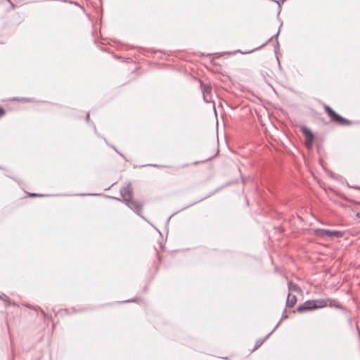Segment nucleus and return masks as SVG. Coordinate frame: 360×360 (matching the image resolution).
<instances>
[{
    "mask_svg": "<svg viewBox=\"0 0 360 360\" xmlns=\"http://www.w3.org/2000/svg\"><path fill=\"white\" fill-rule=\"evenodd\" d=\"M31 195H32V196H37V195H37V194H36V193H32V194H31Z\"/></svg>",
    "mask_w": 360,
    "mask_h": 360,
    "instance_id": "6ab92c4d",
    "label": "nucleus"
},
{
    "mask_svg": "<svg viewBox=\"0 0 360 360\" xmlns=\"http://www.w3.org/2000/svg\"><path fill=\"white\" fill-rule=\"evenodd\" d=\"M120 195L124 202V203L136 213L140 215V212L142 209V205L138 202L133 201L132 198V191L131 184H129L126 186H124L120 189Z\"/></svg>",
    "mask_w": 360,
    "mask_h": 360,
    "instance_id": "f257e3e1",
    "label": "nucleus"
},
{
    "mask_svg": "<svg viewBox=\"0 0 360 360\" xmlns=\"http://www.w3.org/2000/svg\"><path fill=\"white\" fill-rule=\"evenodd\" d=\"M323 108L332 122L341 126H347L351 124V122L349 120L336 113L330 106L325 105Z\"/></svg>",
    "mask_w": 360,
    "mask_h": 360,
    "instance_id": "f03ea898",
    "label": "nucleus"
},
{
    "mask_svg": "<svg viewBox=\"0 0 360 360\" xmlns=\"http://www.w3.org/2000/svg\"><path fill=\"white\" fill-rule=\"evenodd\" d=\"M301 130L302 134L304 135L306 139H314V134L311 132V131L309 130L308 128H307L306 127H302Z\"/></svg>",
    "mask_w": 360,
    "mask_h": 360,
    "instance_id": "1a4fd4ad",
    "label": "nucleus"
},
{
    "mask_svg": "<svg viewBox=\"0 0 360 360\" xmlns=\"http://www.w3.org/2000/svg\"><path fill=\"white\" fill-rule=\"evenodd\" d=\"M200 87L202 90L203 100L205 103H213L214 102L212 100V86L210 84H202L200 82Z\"/></svg>",
    "mask_w": 360,
    "mask_h": 360,
    "instance_id": "39448f33",
    "label": "nucleus"
},
{
    "mask_svg": "<svg viewBox=\"0 0 360 360\" xmlns=\"http://www.w3.org/2000/svg\"><path fill=\"white\" fill-rule=\"evenodd\" d=\"M288 287L289 291L300 292V288L296 284L290 281L288 283Z\"/></svg>",
    "mask_w": 360,
    "mask_h": 360,
    "instance_id": "9d476101",
    "label": "nucleus"
},
{
    "mask_svg": "<svg viewBox=\"0 0 360 360\" xmlns=\"http://www.w3.org/2000/svg\"><path fill=\"white\" fill-rule=\"evenodd\" d=\"M279 323L274 327V328L264 338L259 339L256 342L254 350L257 349L275 331V330L278 327Z\"/></svg>",
    "mask_w": 360,
    "mask_h": 360,
    "instance_id": "6e6552de",
    "label": "nucleus"
},
{
    "mask_svg": "<svg viewBox=\"0 0 360 360\" xmlns=\"http://www.w3.org/2000/svg\"><path fill=\"white\" fill-rule=\"evenodd\" d=\"M314 233L316 236L322 238H341L343 236V232L340 231H331L329 229H314Z\"/></svg>",
    "mask_w": 360,
    "mask_h": 360,
    "instance_id": "20e7f679",
    "label": "nucleus"
},
{
    "mask_svg": "<svg viewBox=\"0 0 360 360\" xmlns=\"http://www.w3.org/2000/svg\"><path fill=\"white\" fill-rule=\"evenodd\" d=\"M316 309L326 307H334L336 309H343L341 304L335 300L331 298H323L314 300Z\"/></svg>",
    "mask_w": 360,
    "mask_h": 360,
    "instance_id": "7ed1b4c3",
    "label": "nucleus"
},
{
    "mask_svg": "<svg viewBox=\"0 0 360 360\" xmlns=\"http://www.w3.org/2000/svg\"><path fill=\"white\" fill-rule=\"evenodd\" d=\"M86 120L89 121V113L86 115Z\"/></svg>",
    "mask_w": 360,
    "mask_h": 360,
    "instance_id": "f3484780",
    "label": "nucleus"
},
{
    "mask_svg": "<svg viewBox=\"0 0 360 360\" xmlns=\"http://www.w3.org/2000/svg\"><path fill=\"white\" fill-rule=\"evenodd\" d=\"M353 188L356 189V190H360V187L359 186H354Z\"/></svg>",
    "mask_w": 360,
    "mask_h": 360,
    "instance_id": "dca6fc26",
    "label": "nucleus"
},
{
    "mask_svg": "<svg viewBox=\"0 0 360 360\" xmlns=\"http://www.w3.org/2000/svg\"><path fill=\"white\" fill-rule=\"evenodd\" d=\"M285 313V311L282 314V319L287 318V315Z\"/></svg>",
    "mask_w": 360,
    "mask_h": 360,
    "instance_id": "4468645a",
    "label": "nucleus"
},
{
    "mask_svg": "<svg viewBox=\"0 0 360 360\" xmlns=\"http://www.w3.org/2000/svg\"><path fill=\"white\" fill-rule=\"evenodd\" d=\"M0 300H2L5 302H10L9 297L5 294H2L1 295H0Z\"/></svg>",
    "mask_w": 360,
    "mask_h": 360,
    "instance_id": "f8f14e48",
    "label": "nucleus"
},
{
    "mask_svg": "<svg viewBox=\"0 0 360 360\" xmlns=\"http://www.w3.org/2000/svg\"><path fill=\"white\" fill-rule=\"evenodd\" d=\"M313 141L314 139H306V142H305V144H306V146L309 148L311 147L312 146V143H313Z\"/></svg>",
    "mask_w": 360,
    "mask_h": 360,
    "instance_id": "9b49d317",
    "label": "nucleus"
},
{
    "mask_svg": "<svg viewBox=\"0 0 360 360\" xmlns=\"http://www.w3.org/2000/svg\"><path fill=\"white\" fill-rule=\"evenodd\" d=\"M278 35V32H277L276 34H274L271 38H270L269 40H271L274 37H277Z\"/></svg>",
    "mask_w": 360,
    "mask_h": 360,
    "instance_id": "2eb2a0df",
    "label": "nucleus"
},
{
    "mask_svg": "<svg viewBox=\"0 0 360 360\" xmlns=\"http://www.w3.org/2000/svg\"><path fill=\"white\" fill-rule=\"evenodd\" d=\"M356 217H360V213L359 212L356 213Z\"/></svg>",
    "mask_w": 360,
    "mask_h": 360,
    "instance_id": "a211bd4d",
    "label": "nucleus"
},
{
    "mask_svg": "<svg viewBox=\"0 0 360 360\" xmlns=\"http://www.w3.org/2000/svg\"><path fill=\"white\" fill-rule=\"evenodd\" d=\"M316 309V305L314 304V300H309L304 302L303 304L300 305L297 311L299 313H303L307 311H311Z\"/></svg>",
    "mask_w": 360,
    "mask_h": 360,
    "instance_id": "423d86ee",
    "label": "nucleus"
},
{
    "mask_svg": "<svg viewBox=\"0 0 360 360\" xmlns=\"http://www.w3.org/2000/svg\"><path fill=\"white\" fill-rule=\"evenodd\" d=\"M297 297L295 295H292L290 293H288L287 300H286V307H292L296 304Z\"/></svg>",
    "mask_w": 360,
    "mask_h": 360,
    "instance_id": "0eeeda50",
    "label": "nucleus"
},
{
    "mask_svg": "<svg viewBox=\"0 0 360 360\" xmlns=\"http://www.w3.org/2000/svg\"><path fill=\"white\" fill-rule=\"evenodd\" d=\"M5 113L4 110L0 107V117H2Z\"/></svg>",
    "mask_w": 360,
    "mask_h": 360,
    "instance_id": "ddd939ff",
    "label": "nucleus"
},
{
    "mask_svg": "<svg viewBox=\"0 0 360 360\" xmlns=\"http://www.w3.org/2000/svg\"><path fill=\"white\" fill-rule=\"evenodd\" d=\"M151 166H153V167H158V165H150Z\"/></svg>",
    "mask_w": 360,
    "mask_h": 360,
    "instance_id": "aec40b11",
    "label": "nucleus"
}]
</instances>
